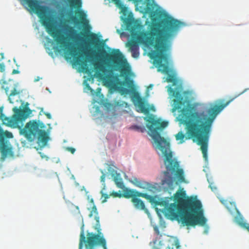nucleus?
<instances>
[{
    "label": "nucleus",
    "instance_id": "f257e3e1",
    "mask_svg": "<svg viewBox=\"0 0 249 249\" xmlns=\"http://www.w3.org/2000/svg\"><path fill=\"white\" fill-rule=\"evenodd\" d=\"M242 93L230 97L226 102L211 106L201 112H182L180 121L185 126L186 134L182 131L175 135L177 141L182 143L185 140L192 139L200 146L203 158L207 160L208 142L213 123L217 115L230 103Z\"/></svg>",
    "mask_w": 249,
    "mask_h": 249
},
{
    "label": "nucleus",
    "instance_id": "f03ea898",
    "mask_svg": "<svg viewBox=\"0 0 249 249\" xmlns=\"http://www.w3.org/2000/svg\"><path fill=\"white\" fill-rule=\"evenodd\" d=\"M150 26L149 31L141 32L137 34L135 40H131L127 46L130 51L139 50L138 43L146 46H154L155 50L150 53V57L153 59L154 64L158 68V71L167 73V65L162 64V61H167L165 52L168 49L166 42L171 39L180 27L181 22L171 17H168L159 21L153 22Z\"/></svg>",
    "mask_w": 249,
    "mask_h": 249
},
{
    "label": "nucleus",
    "instance_id": "7ed1b4c3",
    "mask_svg": "<svg viewBox=\"0 0 249 249\" xmlns=\"http://www.w3.org/2000/svg\"><path fill=\"white\" fill-rule=\"evenodd\" d=\"M174 200L175 203L166 208V213L171 219L187 226H204L206 224L202 205L197 196L186 197L185 191H178L174 195Z\"/></svg>",
    "mask_w": 249,
    "mask_h": 249
},
{
    "label": "nucleus",
    "instance_id": "20e7f679",
    "mask_svg": "<svg viewBox=\"0 0 249 249\" xmlns=\"http://www.w3.org/2000/svg\"><path fill=\"white\" fill-rule=\"evenodd\" d=\"M21 4L29 10L35 13L39 18L47 33L54 39L56 44L65 51L66 53L73 57L77 64L81 63L84 65L83 69L86 72L89 68L86 62L80 59L81 55L78 54L75 47H70L71 43L68 41V37L61 34V30L57 28L56 21L48 7L42 5L40 0H18Z\"/></svg>",
    "mask_w": 249,
    "mask_h": 249
},
{
    "label": "nucleus",
    "instance_id": "39448f33",
    "mask_svg": "<svg viewBox=\"0 0 249 249\" xmlns=\"http://www.w3.org/2000/svg\"><path fill=\"white\" fill-rule=\"evenodd\" d=\"M147 127L153 134V138L157 144L158 148L164 155V164L165 171L163 173L164 178L162 180V185H167L171 187L176 179L179 182L185 181L184 172L180 167L179 162L173 159L172 152L170 149L169 142L162 137L158 132V130L163 129L168 125L166 121L156 120L153 116H150L146 119Z\"/></svg>",
    "mask_w": 249,
    "mask_h": 249
},
{
    "label": "nucleus",
    "instance_id": "423d86ee",
    "mask_svg": "<svg viewBox=\"0 0 249 249\" xmlns=\"http://www.w3.org/2000/svg\"><path fill=\"white\" fill-rule=\"evenodd\" d=\"M95 55V57L99 58L98 62L93 63L94 69L96 70L97 77L102 78L105 76L106 78L107 82L109 85H112L113 81L112 78L118 80V77L112 75H107V72H112V71H109L104 65L107 67H110L109 63H111L115 67L120 68L121 73H125L127 69L125 65L127 64L125 59L124 58L122 53L118 49H114L110 53H107L104 49H99L98 53L95 51H92Z\"/></svg>",
    "mask_w": 249,
    "mask_h": 249
},
{
    "label": "nucleus",
    "instance_id": "0eeeda50",
    "mask_svg": "<svg viewBox=\"0 0 249 249\" xmlns=\"http://www.w3.org/2000/svg\"><path fill=\"white\" fill-rule=\"evenodd\" d=\"M44 127L43 123L33 120L27 123L25 127L21 129L20 133L29 140L37 137L38 140L45 145L48 142L49 137L45 130L40 129Z\"/></svg>",
    "mask_w": 249,
    "mask_h": 249
},
{
    "label": "nucleus",
    "instance_id": "6e6552de",
    "mask_svg": "<svg viewBox=\"0 0 249 249\" xmlns=\"http://www.w3.org/2000/svg\"><path fill=\"white\" fill-rule=\"evenodd\" d=\"M13 111L14 114L11 117H6L1 113L0 118L4 124L13 128L18 127L19 123L24 120L31 113V109L28 107L20 109L14 107Z\"/></svg>",
    "mask_w": 249,
    "mask_h": 249
},
{
    "label": "nucleus",
    "instance_id": "1a4fd4ad",
    "mask_svg": "<svg viewBox=\"0 0 249 249\" xmlns=\"http://www.w3.org/2000/svg\"><path fill=\"white\" fill-rule=\"evenodd\" d=\"M98 234L88 232L87 235V239H86V237L83 232H82L80 235L79 249H82L83 243L85 244L86 249H94V247L97 245H101L104 249H107L105 239L100 236L101 233L99 232V230H98Z\"/></svg>",
    "mask_w": 249,
    "mask_h": 249
},
{
    "label": "nucleus",
    "instance_id": "9d476101",
    "mask_svg": "<svg viewBox=\"0 0 249 249\" xmlns=\"http://www.w3.org/2000/svg\"><path fill=\"white\" fill-rule=\"evenodd\" d=\"M169 92L175 98L173 100L175 106L173 109V111L181 107L184 103L183 97L180 92L178 90H175L170 88Z\"/></svg>",
    "mask_w": 249,
    "mask_h": 249
},
{
    "label": "nucleus",
    "instance_id": "9b49d317",
    "mask_svg": "<svg viewBox=\"0 0 249 249\" xmlns=\"http://www.w3.org/2000/svg\"><path fill=\"white\" fill-rule=\"evenodd\" d=\"M132 99L136 106H137L140 112L147 114L149 112V109L146 107V105L140 97L138 92H134L132 95Z\"/></svg>",
    "mask_w": 249,
    "mask_h": 249
},
{
    "label": "nucleus",
    "instance_id": "f8f14e48",
    "mask_svg": "<svg viewBox=\"0 0 249 249\" xmlns=\"http://www.w3.org/2000/svg\"><path fill=\"white\" fill-rule=\"evenodd\" d=\"M5 90L6 93L8 95V100L10 103L14 104L15 102H18L22 90L17 89L16 87H14L11 91L7 87L5 89Z\"/></svg>",
    "mask_w": 249,
    "mask_h": 249
},
{
    "label": "nucleus",
    "instance_id": "ddd939ff",
    "mask_svg": "<svg viewBox=\"0 0 249 249\" xmlns=\"http://www.w3.org/2000/svg\"><path fill=\"white\" fill-rule=\"evenodd\" d=\"M112 167H114L113 165H108L107 170L110 173L116 186L119 188L123 189L124 187V185L122 179L121 178L120 174H118L117 171L114 169Z\"/></svg>",
    "mask_w": 249,
    "mask_h": 249
},
{
    "label": "nucleus",
    "instance_id": "4468645a",
    "mask_svg": "<svg viewBox=\"0 0 249 249\" xmlns=\"http://www.w3.org/2000/svg\"><path fill=\"white\" fill-rule=\"evenodd\" d=\"M118 84L120 85V86L124 85H127L129 89L124 88V87H121L120 88V91L123 94H127L130 93V92L132 93V95L133 94L134 92H136L135 91V88L134 87L133 84V81L131 80H128L127 81H124V82H118Z\"/></svg>",
    "mask_w": 249,
    "mask_h": 249
},
{
    "label": "nucleus",
    "instance_id": "2eb2a0df",
    "mask_svg": "<svg viewBox=\"0 0 249 249\" xmlns=\"http://www.w3.org/2000/svg\"><path fill=\"white\" fill-rule=\"evenodd\" d=\"M123 196L126 198H131L132 199L136 196H141L142 197L147 196L146 193H142L133 189H126L124 190Z\"/></svg>",
    "mask_w": 249,
    "mask_h": 249
},
{
    "label": "nucleus",
    "instance_id": "dca6fc26",
    "mask_svg": "<svg viewBox=\"0 0 249 249\" xmlns=\"http://www.w3.org/2000/svg\"><path fill=\"white\" fill-rule=\"evenodd\" d=\"M90 210V213L89 214V217H92L93 215H95V219L96 221V227L95 229L97 231V234H98V230H99V232L101 233L100 236L103 237L102 233L101 232V229L100 228V224H99V217L98 216V213L97 211V208L95 204H93L91 209H89Z\"/></svg>",
    "mask_w": 249,
    "mask_h": 249
},
{
    "label": "nucleus",
    "instance_id": "f3484780",
    "mask_svg": "<svg viewBox=\"0 0 249 249\" xmlns=\"http://www.w3.org/2000/svg\"><path fill=\"white\" fill-rule=\"evenodd\" d=\"M138 196H136L131 199V201L133 203L135 207L137 209L147 211L143 202L141 199L138 198Z\"/></svg>",
    "mask_w": 249,
    "mask_h": 249
},
{
    "label": "nucleus",
    "instance_id": "a211bd4d",
    "mask_svg": "<svg viewBox=\"0 0 249 249\" xmlns=\"http://www.w3.org/2000/svg\"><path fill=\"white\" fill-rule=\"evenodd\" d=\"M147 196L143 197V198H145V199L149 200V201L151 203L154 204L156 206H165V208L168 206V203L165 201H160L158 200H157L155 199V197L153 196H151L150 195H149L146 194Z\"/></svg>",
    "mask_w": 249,
    "mask_h": 249
},
{
    "label": "nucleus",
    "instance_id": "6ab92c4d",
    "mask_svg": "<svg viewBox=\"0 0 249 249\" xmlns=\"http://www.w3.org/2000/svg\"><path fill=\"white\" fill-rule=\"evenodd\" d=\"M0 152L2 158L6 157L10 152V149L8 146L4 142L0 144Z\"/></svg>",
    "mask_w": 249,
    "mask_h": 249
},
{
    "label": "nucleus",
    "instance_id": "aec40b11",
    "mask_svg": "<svg viewBox=\"0 0 249 249\" xmlns=\"http://www.w3.org/2000/svg\"><path fill=\"white\" fill-rule=\"evenodd\" d=\"M89 43L90 45L96 47L100 41L97 35L91 33L89 34Z\"/></svg>",
    "mask_w": 249,
    "mask_h": 249
},
{
    "label": "nucleus",
    "instance_id": "412c9836",
    "mask_svg": "<svg viewBox=\"0 0 249 249\" xmlns=\"http://www.w3.org/2000/svg\"><path fill=\"white\" fill-rule=\"evenodd\" d=\"M80 17V23L84 26H88V20L86 18V15L83 11L80 10L76 12Z\"/></svg>",
    "mask_w": 249,
    "mask_h": 249
},
{
    "label": "nucleus",
    "instance_id": "4be33fe9",
    "mask_svg": "<svg viewBox=\"0 0 249 249\" xmlns=\"http://www.w3.org/2000/svg\"><path fill=\"white\" fill-rule=\"evenodd\" d=\"M166 58H167V61H164V60H162V64H165L167 66V63H168V59H167V55H166ZM168 67V66H167ZM168 72L167 73H164V74H168V76H167V77L166 78V81L168 83H175L176 82V78L175 77V76L173 75H171V74H169V72H170V70H169V67H168ZM162 73V72H161ZM162 73H163L162 72Z\"/></svg>",
    "mask_w": 249,
    "mask_h": 249
},
{
    "label": "nucleus",
    "instance_id": "5701e85b",
    "mask_svg": "<svg viewBox=\"0 0 249 249\" xmlns=\"http://www.w3.org/2000/svg\"><path fill=\"white\" fill-rule=\"evenodd\" d=\"M124 22L127 30H131L134 28V22L133 18H126L124 19Z\"/></svg>",
    "mask_w": 249,
    "mask_h": 249
},
{
    "label": "nucleus",
    "instance_id": "b1692460",
    "mask_svg": "<svg viewBox=\"0 0 249 249\" xmlns=\"http://www.w3.org/2000/svg\"><path fill=\"white\" fill-rule=\"evenodd\" d=\"M130 129L135 130L137 131L143 133L145 131V128L144 126H138L137 125H133L130 127Z\"/></svg>",
    "mask_w": 249,
    "mask_h": 249
},
{
    "label": "nucleus",
    "instance_id": "393cba45",
    "mask_svg": "<svg viewBox=\"0 0 249 249\" xmlns=\"http://www.w3.org/2000/svg\"><path fill=\"white\" fill-rule=\"evenodd\" d=\"M64 27L70 33L69 36L71 37V36L76 33V31L73 27L70 26L68 25H64Z\"/></svg>",
    "mask_w": 249,
    "mask_h": 249
},
{
    "label": "nucleus",
    "instance_id": "a878e982",
    "mask_svg": "<svg viewBox=\"0 0 249 249\" xmlns=\"http://www.w3.org/2000/svg\"><path fill=\"white\" fill-rule=\"evenodd\" d=\"M100 193L102 195V198L103 199L102 200V203L106 202L107 200V199L108 198L110 197V196H111L110 195H108L104 193L103 190H102Z\"/></svg>",
    "mask_w": 249,
    "mask_h": 249
},
{
    "label": "nucleus",
    "instance_id": "bb28decb",
    "mask_svg": "<svg viewBox=\"0 0 249 249\" xmlns=\"http://www.w3.org/2000/svg\"><path fill=\"white\" fill-rule=\"evenodd\" d=\"M135 185L136 186L139 188H144L145 186V182H142L141 181H137L135 183Z\"/></svg>",
    "mask_w": 249,
    "mask_h": 249
},
{
    "label": "nucleus",
    "instance_id": "cd10ccee",
    "mask_svg": "<svg viewBox=\"0 0 249 249\" xmlns=\"http://www.w3.org/2000/svg\"><path fill=\"white\" fill-rule=\"evenodd\" d=\"M114 3L119 7H122L123 5L121 0H112Z\"/></svg>",
    "mask_w": 249,
    "mask_h": 249
},
{
    "label": "nucleus",
    "instance_id": "c85d7f7f",
    "mask_svg": "<svg viewBox=\"0 0 249 249\" xmlns=\"http://www.w3.org/2000/svg\"><path fill=\"white\" fill-rule=\"evenodd\" d=\"M132 53V55L134 58H137L139 56V50H133L131 51Z\"/></svg>",
    "mask_w": 249,
    "mask_h": 249
},
{
    "label": "nucleus",
    "instance_id": "c756f323",
    "mask_svg": "<svg viewBox=\"0 0 249 249\" xmlns=\"http://www.w3.org/2000/svg\"><path fill=\"white\" fill-rule=\"evenodd\" d=\"M110 196H112L113 197H121L122 196H123V195H122L121 194H120L118 192H112L111 194H110Z\"/></svg>",
    "mask_w": 249,
    "mask_h": 249
},
{
    "label": "nucleus",
    "instance_id": "7c9ffc66",
    "mask_svg": "<svg viewBox=\"0 0 249 249\" xmlns=\"http://www.w3.org/2000/svg\"><path fill=\"white\" fill-rule=\"evenodd\" d=\"M101 173H102V175L100 177V180L101 182L104 183L105 181L106 175L102 170L101 171Z\"/></svg>",
    "mask_w": 249,
    "mask_h": 249
},
{
    "label": "nucleus",
    "instance_id": "2f4dec72",
    "mask_svg": "<svg viewBox=\"0 0 249 249\" xmlns=\"http://www.w3.org/2000/svg\"><path fill=\"white\" fill-rule=\"evenodd\" d=\"M67 150L72 154H73L75 151V149L72 147H68Z\"/></svg>",
    "mask_w": 249,
    "mask_h": 249
},
{
    "label": "nucleus",
    "instance_id": "473e14b6",
    "mask_svg": "<svg viewBox=\"0 0 249 249\" xmlns=\"http://www.w3.org/2000/svg\"><path fill=\"white\" fill-rule=\"evenodd\" d=\"M44 114L46 116L47 118L51 119L52 118V116L50 113L48 112H44Z\"/></svg>",
    "mask_w": 249,
    "mask_h": 249
},
{
    "label": "nucleus",
    "instance_id": "72a5a7b5",
    "mask_svg": "<svg viewBox=\"0 0 249 249\" xmlns=\"http://www.w3.org/2000/svg\"><path fill=\"white\" fill-rule=\"evenodd\" d=\"M154 231H155L156 232V233L157 234H160V231H159V229L158 227H154Z\"/></svg>",
    "mask_w": 249,
    "mask_h": 249
},
{
    "label": "nucleus",
    "instance_id": "f704fd0d",
    "mask_svg": "<svg viewBox=\"0 0 249 249\" xmlns=\"http://www.w3.org/2000/svg\"><path fill=\"white\" fill-rule=\"evenodd\" d=\"M243 227L245 228L249 231V224L245 223L243 225Z\"/></svg>",
    "mask_w": 249,
    "mask_h": 249
},
{
    "label": "nucleus",
    "instance_id": "c9c22d12",
    "mask_svg": "<svg viewBox=\"0 0 249 249\" xmlns=\"http://www.w3.org/2000/svg\"><path fill=\"white\" fill-rule=\"evenodd\" d=\"M19 73V71L16 70H14L12 71V74H18Z\"/></svg>",
    "mask_w": 249,
    "mask_h": 249
},
{
    "label": "nucleus",
    "instance_id": "e433bc0d",
    "mask_svg": "<svg viewBox=\"0 0 249 249\" xmlns=\"http://www.w3.org/2000/svg\"><path fill=\"white\" fill-rule=\"evenodd\" d=\"M87 87L89 90L91 92H92L93 90L91 89V88L89 85H87Z\"/></svg>",
    "mask_w": 249,
    "mask_h": 249
},
{
    "label": "nucleus",
    "instance_id": "4c0bfd02",
    "mask_svg": "<svg viewBox=\"0 0 249 249\" xmlns=\"http://www.w3.org/2000/svg\"><path fill=\"white\" fill-rule=\"evenodd\" d=\"M71 20L73 21V22H75V20L76 19V18L75 17L72 16L71 17Z\"/></svg>",
    "mask_w": 249,
    "mask_h": 249
},
{
    "label": "nucleus",
    "instance_id": "58836bf2",
    "mask_svg": "<svg viewBox=\"0 0 249 249\" xmlns=\"http://www.w3.org/2000/svg\"><path fill=\"white\" fill-rule=\"evenodd\" d=\"M89 202L91 203V204L92 205V206L93 205V204H94V200L92 198H91L90 201H89Z\"/></svg>",
    "mask_w": 249,
    "mask_h": 249
},
{
    "label": "nucleus",
    "instance_id": "ea45409f",
    "mask_svg": "<svg viewBox=\"0 0 249 249\" xmlns=\"http://www.w3.org/2000/svg\"><path fill=\"white\" fill-rule=\"evenodd\" d=\"M210 187L211 188V189L213 191L214 190H216V188L215 187H212L211 185H210Z\"/></svg>",
    "mask_w": 249,
    "mask_h": 249
},
{
    "label": "nucleus",
    "instance_id": "a19ab883",
    "mask_svg": "<svg viewBox=\"0 0 249 249\" xmlns=\"http://www.w3.org/2000/svg\"><path fill=\"white\" fill-rule=\"evenodd\" d=\"M4 67V65L0 63V69H2Z\"/></svg>",
    "mask_w": 249,
    "mask_h": 249
}]
</instances>
